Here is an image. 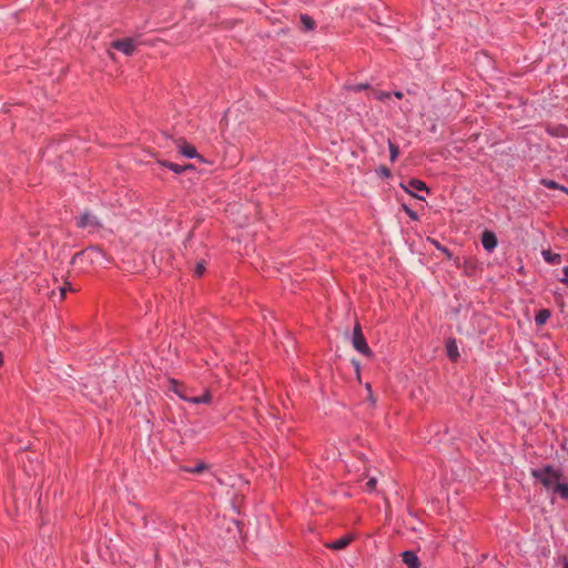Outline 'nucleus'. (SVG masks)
Returning <instances> with one entry per match:
<instances>
[{"label": "nucleus", "mask_w": 568, "mask_h": 568, "mask_svg": "<svg viewBox=\"0 0 568 568\" xmlns=\"http://www.w3.org/2000/svg\"><path fill=\"white\" fill-rule=\"evenodd\" d=\"M557 562L561 565V568H568V556H559Z\"/></svg>", "instance_id": "nucleus-26"}, {"label": "nucleus", "mask_w": 568, "mask_h": 568, "mask_svg": "<svg viewBox=\"0 0 568 568\" xmlns=\"http://www.w3.org/2000/svg\"><path fill=\"white\" fill-rule=\"evenodd\" d=\"M554 493L560 495L561 498L568 499V484L558 481V484L551 489Z\"/></svg>", "instance_id": "nucleus-16"}, {"label": "nucleus", "mask_w": 568, "mask_h": 568, "mask_svg": "<svg viewBox=\"0 0 568 568\" xmlns=\"http://www.w3.org/2000/svg\"><path fill=\"white\" fill-rule=\"evenodd\" d=\"M169 389L176 394L181 399L192 404H209L212 400V395L209 390H205V393L201 396L189 397L186 395L185 385L174 378L169 379Z\"/></svg>", "instance_id": "nucleus-2"}, {"label": "nucleus", "mask_w": 568, "mask_h": 568, "mask_svg": "<svg viewBox=\"0 0 568 568\" xmlns=\"http://www.w3.org/2000/svg\"><path fill=\"white\" fill-rule=\"evenodd\" d=\"M368 88H369V85L367 83H361V84L354 85L353 90L358 92V91H362V90H366Z\"/></svg>", "instance_id": "nucleus-28"}, {"label": "nucleus", "mask_w": 568, "mask_h": 568, "mask_svg": "<svg viewBox=\"0 0 568 568\" xmlns=\"http://www.w3.org/2000/svg\"><path fill=\"white\" fill-rule=\"evenodd\" d=\"M376 485H377V480H376V478H371V479L366 483V490H367V491H373V490H375Z\"/></svg>", "instance_id": "nucleus-24"}, {"label": "nucleus", "mask_w": 568, "mask_h": 568, "mask_svg": "<svg viewBox=\"0 0 568 568\" xmlns=\"http://www.w3.org/2000/svg\"><path fill=\"white\" fill-rule=\"evenodd\" d=\"M498 244L497 237L494 232L491 231H484L481 234V245L483 247L488 251L493 252Z\"/></svg>", "instance_id": "nucleus-8"}, {"label": "nucleus", "mask_w": 568, "mask_h": 568, "mask_svg": "<svg viewBox=\"0 0 568 568\" xmlns=\"http://www.w3.org/2000/svg\"><path fill=\"white\" fill-rule=\"evenodd\" d=\"M178 150L180 154L187 159H199L202 162L204 161L202 155L197 153L196 149L184 140L179 141Z\"/></svg>", "instance_id": "nucleus-6"}, {"label": "nucleus", "mask_w": 568, "mask_h": 568, "mask_svg": "<svg viewBox=\"0 0 568 568\" xmlns=\"http://www.w3.org/2000/svg\"><path fill=\"white\" fill-rule=\"evenodd\" d=\"M353 540L351 535L343 536L334 541L327 542L326 547L332 550H342L346 548Z\"/></svg>", "instance_id": "nucleus-9"}, {"label": "nucleus", "mask_w": 568, "mask_h": 568, "mask_svg": "<svg viewBox=\"0 0 568 568\" xmlns=\"http://www.w3.org/2000/svg\"><path fill=\"white\" fill-rule=\"evenodd\" d=\"M403 562L407 566V568H419L420 562L418 557L414 551L406 550L402 554Z\"/></svg>", "instance_id": "nucleus-10"}, {"label": "nucleus", "mask_w": 568, "mask_h": 568, "mask_svg": "<svg viewBox=\"0 0 568 568\" xmlns=\"http://www.w3.org/2000/svg\"><path fill=\"white\" fill-rule=\"evenodd\" d=\"M405 211L407 212V214L412 217V219H416V213L408 209L407 206H405Z\"/></svg>", "instance_id": "nucleus-30"}, {"label": "nucleus", "mask_w": 568, "mask_h": 568, "mask_svg": "<svg viewBox=\"0 0 568 568\" xmlns=\"http://www.w3.org/2000/svg\"><path fill=\"white\" fill-rule=\"evenodd\" d=\"M447 355L453 361H456L457 357L459 356L458 348H457L455 341H450L447 344Z\"/></svg>", "instance_id": "nucleus-18"}, {"label": "nucleus", "mask_w": 568, "mask_h": 568, "mask_svg": "<svg viewBox=\"0 0 568 568\" xmlns=\"http://www.w3.org/2000/svg\"><path fill=\"white\" fill-rule=\"evenodd\" d=\"M393 94L397 99H402L403 98V92L402 91H395Z\"/></svg>", "instance_id": "nucleus-31"}, {"label": "nucleus", "mask_w": 568, "mask_h": 568, "mask_svg": "<svg viewBox=\"0 0 568 568\" xmlns=\"http://www.w3.org/2000/svg\"><path fill=\"white\" fill-rule=\"evenodd\" d=\"M111 47L113 49L121 51L125 55H132L136 49V44H135L134 40L131 38L114 40L111 43Z\"/></svg>", "instance_id": "nucleus-5"}, {"label": "nucleus", "mask_w": 568, "mask_h": 568, "mask_svg": "<svg viewBox=\"0 0 568 568\" xmlns=\"http://www.w3.org/2000/svg\"><path fill=\"white\" fill-rule=\"evenodd\" d=\"M388 149H389V159L390 162H395L399 155V148L395 143H393L390 140L388 141Z\"/></svg>", "instance_id": "nucleus-20"}, {"label": "nucleus", "mask_w": 568, "mask_h": 568, "mask_svg": "<svg viewBox=\"0 0 568 568\" xmlns=\"http://www.w3.org/2000/svg\"><path fill=\"white\" fill-rule=\"evenodd\" d=\"M68 291H72V287L70 285V283H64L63 286L60 287V293H61V298L63 300L65 297V294Z\"/></svg>", "instance_id": "nucleus-25"}, {"label": "nucleus", "mask_w": 568, "mask_h": 568, "mask_svg": "<svg viewBox=\"0 0 568 568\" xmlns=\"http://www.w3.org/2000/svg\"><path fill=\"white\" fill-rule=\"evenodd\" d=\"M352 344H353V347L362 355H364L366 357L373 356V352L366 342V338L362 332V326L359 323H356L353 328Z\"/></svg>", "instance_id": "nucleus-3"}, {"label": "nucleus", "mask_w": 568, "mask_h": 568, "mask_svg": "<svg viewBox=\"0 0 568 568\" xmlns=\"http://www.w3.org/2000/svg\"><path fill=\"white\" fill-rule=\"evenodd\" d=\"M540 184L544 185L545 187L547 189H550V190H560L562 192H565L566 194H568V189L564 185H560L559 183H557L556 181L554 180H549V179H541L540 180Z\"/></svg>", "instance_id": "nucleus-13"}, {"label": "nucleus", "mask_w": 568, "mask_h": 568, "mask_svg": "<svg viewBox=\"0 0 568 568\" xmlns=\"http://www.w3.org/2000/svg\"><path fill=\"white\" fill-rule=\"evenodd\" d=\"M205 272V266L203 263H197L196 266H195V270H194V274L197 276V277H201Z\"/></svg>", "instance_id": "nucleus-23"}, {"label": "nucleus", "mask_w": 568, "mask_h": 568, "mask_svg": "<svg viewBox=\"0 0 568 568\" xmlns=\"http://www.w3.org/2000/svg\"><path fill=\"white\" fill-rule=\"evenodd\" d=\"M564 275L565 276L560 280V282L568 286V266L564 267Z\"/></svg>", "instance_id": "nucleus-29"}, {"label": "nucleus", "mask_w": 568, "mask_h": 568, "mask_svg": "<svg viewBox=\"0 0 568 568\" xmlns=\"http://www.w3.org/2000/svg\"><path fill=\"white\" fill-rule=\"evenodd\" d=\"M159 163H160V165L171 170L172 172H174L176 174H181V173L185 172L186 170L193 169L192 164L180 165V164L166 161V160L160 161Z\"/></svg>", "instance_id": "nucleus-11"}, {"label": "nucleus", "mask_w": 568, "mask_h": 568, "mask_svg": "<svg viewBox=\"0 0 568 568\" xmlns=\"http://www.w3.org/2000/svg\"><path fill=\"white\" fill-rule=\"evenodd\" d=\"M372 97L378 101H385L390 98L392 93L387 91H381V90H372L371 92Z\"/></svg>", "instance_id": "nucleus-21"}, {"label": "nucleus", "mask_w": 568, "mask_h": 568, "mask_svg": "<svg viewBox=\"0 0 568 568\" xmlns=\"http://www.w3.org/2000/svg\"><path fill=\"white\" fill-rule=\"evenodd\" d=\"M436 247H437L439 251H442V252H443V253H444L448 258H450V257H452V253H450V251H449L447 247L442 246V245H439L438 243H436Z\"/></svg>", "instance_id": "nucleus-27"}, {"label": "nucleus", "mask_w": 568, "mask_h": 568, "mask_svg": "<svg viewBox=\"0 0 568 568\" xmlns=\"http://www.w3.org/2000/svg\"><path fill=\"white\" fill-rule=\"evenodd\" d=\"M531 476L537 479L546 489L551 490L559 480H561L562 473L559 468L551 465H546L531 470Z\"/></svg>", "instance_id": "nucleus-1"}, {"label": "nucleus", "mask_w": 568, "mask_h": 568, "mask_svg": "<svg viewBox=\"0 0 568 568\" xmlns=\"http://www.w3.org/2000/svg\"><path fill=\"white\" fill-rule=\"evenodd\" d=\"M408 185H409V187H412L413 190H416V191H426V192H428V187H427L426 183H425V182H423L422 180H418V179H412V180H409Z\"/></svg>", "instance_id": "nucleus-17"}, {"label": "nucleus", "mask_w": 568, "mask_h": 568, "mask_svg": "<svg viewBox=\"0 0 568 568\" xmlns=\"http://www.w3.org/2000/svg\"><path fill=\"white\" fill-rule=\"evenodd\" d=\"M207 469V465L203 462L197 463L194 467H184L183 470L191 474H201Z\"/></svg>", "instance_id": "nucleus-19"}, {"label": "nucleus", "mask_w": 568, "mask_h": 568, "mask_svg": "<svg viewBox=\"0 0 568 568\" xmlns=\"http://www.w3.org/2000/svg\"><path fill=\"white\" fill-rule=\"evenodd\" d=\"M300 19L305 31H312L315 29L316 23L308 14H301Z\"/></svg>", "instance_id": "nucleus-15"}, {"label": "nucleus", "mask_w": 568, "mask_h": 568, "mask_svg": "<svg viewBox=\"0 0 568 568\" xmlns=\"http://www.w3.org/2000/svg\"><path fill=\"white\" fill-rule=\"evenodd\" d=\"M545 130L554 138L568 139V126L565 124L547 123L545 125Z\"/></svg>", "instance_id": "nucleus-7"}, {"label": "nucleus", "mask_w": 568, "mask_h": 568, "mask_svg": "<svg viewBox=\"0 0 568 568\" xmlns=\"http://www.w3.org/2000/svg\"><path fill=\"white\" fill-rule=\"evenodd\" d=\"M77 226L83 230L97 231L102 227V223L95 215L84 212L77 219Z\"/></svg>", "instance_id": "nucleus-4"}, {"label": "nucleus", "mask_w": 568, "mask_h": 568, "mask_svg": "<svg viewBox=\"0 0 568 568\" xmlns=\"http://www.w3.org/2000/svg\"><path fill=\"white\" fill-rule=\"evenodd\" d=\"M551 316V312L548 308H542L537 312L535 316V323L537 326L545 325Z\"/></svg>", "instance_id": "nucleus-12"}, {"label": "nucleus", "mask_w": 568, "mask_h": 568, "mask_svg": "<svg viewBox=\"0 0 568 568\" xmlns=\"http://www.w3.org/2000/svg\"><path fill=\"white\" fill-rule=\"evenodd\" d=\"M377 174L386 179H388L392 175L390 170L386 166L378 168Z\"/></svg>", "instance_id": "nucleus-22"}, {"label": "nucleus", "mask_w": 568, "mask_h": 568, "mask_svg": "<svg viewBox=\"0 0 568 568\" xmlns=\"http://www.w3.org/2000/svg\"><path fill=\"white\" fill-rule=\"evenodd\" d=\"M542 257L544 260L549 264H560L561 256L558 253H552L551 251H542Z\"/></svg>", "instance_id": "nucleus-14"}, {"label": "nucleus", "mask_w": 568, "mask_h": 568, "mask_svg": "<svg viewBox=\"0 0 568 568\" xmlns=\"http://www.w3.org/2000/svg\"><path fill=\"white\" fill-rule=\"evenodd\" d=\"M2 365V359L0 358V366Z\"/></svg>", "instance_id": "nucleus-32"}]
</instances>
